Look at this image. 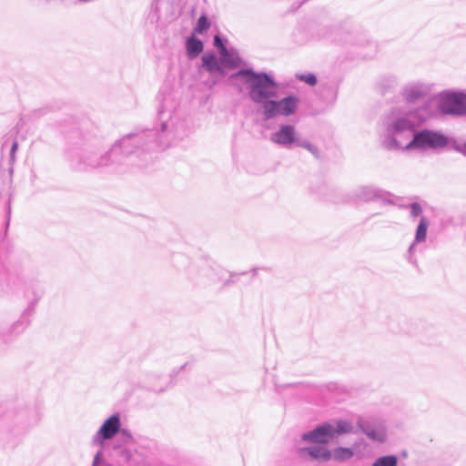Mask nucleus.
<instances>
[{
	"label": "nucleus",
	"instance_id": "f257e3e1",
	"mask_svg": "<svg viewBox=\"0 0 466 466\" xmlns=\"http://www.w3.org/2000/svg\"><path fill=\"white\" fill-rule=\"evenodd\" d=\"M241 75L248 76L250 86V96L257 102L261 103L269 97L275 96V83L266 75H254L249 72H241Z\"/></svg>",
	"mask_w": 466,
	"mask_h": 466
},
{
	"label": "nucleus",
	"instance_id": "f03ea898",
	"mask_svg": "<svg viewBox=\"0 0 466 466\" xmlns=\"http://www.w3.org/2000/svg\"><path fill=\"white\" fill-rule=\"evenodd\" d=\"M446 144L447 139L444 136L433 131L424 130L416 133L413 139L406 146V148L441 147L446 146Z\"/></svg>",
	"mask_w": 466,
	"mask_h": 466
},
{
	"label": "nucleus",
	"instance_id": "7ed1b4c3",
	"mask_svg": "<svg viewBox=\"0 0 466 466\" xmlns=\"http://www.w3.org/2000/svg\"><path fill=\"white\" fill-rule=\"evenodd\" d=\"M439 107L443 114H464L466 113V95H441L439 97Z\"/></svg>",
	"mask_w": 466,
	"mask_h": 466
},
{
	"label": "nucleus",
	"instance_id": "20e7f679",
	"mask_svg": "<svg viewBox=\"0 0 466 466\" xmlns=\"http://www.w3.org/2000/svg\"><path fill=\"white\" fill-rule=\"evenodd\" d=\"M334 437V427L326 423L305 434L303 439L313 443L326 444Z\"/></svg>",
	"mask_w": 466,
	"mask_h": 466
},
{
	"label": "nucleus",
	"instance_id": "39448f33",
	"mask_svg": "<svg viewBox=\"0 0 466 466\" xmlns=\"http://www.w3.org/2000/svg\"><path fill=\"white\" fill-rule=\"evenodd\" d=\"M272 141L276 144L286 145L296 141V132L293 127L282 126L277 133L272 136Z\"/></svg>",
	"mask_w": 466,
	"mask_h": 466
},
{
	"label": "nucleus",
	"instance_id": "423d86ee",
	"mask_svg": "<svg viewBox=\"0 0 466 466\" xmlns=\"http://www.w3.org/2000/svg\"><path fill=\"white\" fill-rule=\"evenodd\" d=\"M120 420L117 414L109 417L101 426L99 433L104 439H111L119 431Z\"/></svg>",
	"mask_w": 466,
	"mask_h": 466
},
{
	"label": "nucleus",
	"instance_id": "0eeeda50",
	"mask_svg": "<svg viewBox=\"0 0 466 466\" xmlns=\"http://www.w3.org/2000/svg\"><path fill=\"white\" fill-rule=\"evenodd\" d=\"M304 456L309 455L314 460L329 461L331 459V451L323 446L306 448L301 451Z\"/></svg>",
	"mask_w": 466,
	"mask_h": 466
},
{
	"label": "nucleus",
	"instance_id": "6e6552de",
	"mask_svg": "<svg viewBox=\"0 0 466 466\" xmlns=\"http://www.w3.org/2000/svg\"><path fill=\"white\" fill-rule=\"evenodd\" d=\"M279 115L289 116L293 114L297 108L298 99L294 96L283 98L280 101H276Z\"/></svg>",
	"mask_w": 466,
	"mask_h": 466
},
{
	"label": "nucleus",
	"instance_id": "1a4fd4ad",
	"mask_svg": "<svg viewBox=\"0 0 466 466\" xmlns=\"http://www.w3.org/2000/svg\"><path fill=\"white\" fill-rule=\"evenodd\" d=\"M203 51V43L194 35L187 40V52L189 57H196Z\"/></svg>",
	"mask_w": 466,
	"mask_h": 466
},
{
	"label": "nucleus",
	"instance_id": "9d476101",
	"mask_svg": "<svg viewBox=\"0 0 466 466\" xmlns=\"http://www.w3.org/2000/svg\"><path fill=\"white\" fill-rule=\"evenodd\" d=\"M202 62L205 68L210 73L221 71V67L218 62L217 57L214 55H204L202 56Z\"/></svg>",
	"mask_w": 466,
	"mask_h": 466
},
{
	"label": "nucleus",
	"instance_id": "9b49d317",
	"mask_svg": "<svg viewBox=\"0 0 466 466\" xmlns=\"http://www.w3.org/2000/svg\"><path fill=\"white\" fill-rule=\"evenodd\" d=\"M429 227V221L427 218H422L418 225L416 230V241L421 242L424 241L427 235V230Z\"/></svg>",
	"mask_w": 466,
	"mask_h": 466
},
{
	"label": "nucleus",
	"instance_id": "f8f14e48",
	"mask_svg": "<svg viewBox=\"0 0 466 466\" xmlns=\"http://www.w3.org/2000/svg\"><path fill=\"white\" fill-rule=\"evenodd\" d=\"M331 458L337 461H344L351 458L353 451L350 448H337L331 452Z\"/></svg>",
	"mask_w": 466,
	"mask_h": 466
},
{
	"label": "nucleus",
	"instance_id": "ddd939ff",
	"mask_svg": "<svg viewBox=\"0 0 466 466\" xmlns=\"http://www.w3.org/2000/svg\"><path fill=\"white\" fill-rule=\"evenodd\" d=\"M398 460L394 455H388L379 458L372 466H397Z\"/></svg>",
	"mask_w": 466,
	"mask_h": 466
},
{
	"label": "nucleus",
	"instance_id": "4468645a",
	"mask_svg": "<svg viewBox=\"0 0 466 466\" xmlns=\"http://www.w3.org/2000/svg\"><path fill=\"white\" fill-rule=\"evenodd\" d=\"M264 114L267 118H271L279 115L276 101L266 102L263 106Z\"/></svg>",
	"mask_w": 466,
	"mask_h": 466
},
{
	"label": "nucleus",
	"instance_id": "2eb2a0df",
	"mask_svg": "<svg viewBox=\"0 0 466 466\" xmlns=\"http://www.w3.org/2000/svg\"><path fill=\"white\" fill-rule=\"evenodd\" d=\"M210 26V23L208 22L207 16L201 15L198 20V24L195 27V33L197 34H202L206 30H208Z\"/></svg>",
	"mask_w": 466,
	"mask_h": 466
},
{
	"label": "nucleus",
	"instance_id": "dca6fc26",
	"mask_svg": "<svg viewBox=\"0 0 466 466\" xmlns=\"http://www.w3.org/2000/svg\"><path fill=\"white\" fill-rule=\"evenodd\" d=\"M351 431V425L344 420H339L337 422L336 428H334L335 436L340 435L343 433H348Z\"/></svg>",
	"mask_w": 466,
	"mask_h": 466
},
{
	"label": "nucleus",
	"instance_id": "f3484780",
	"mask_svg": "<svg viewBox=\"0 0 466 466\" xmlns=\"http://www.w3.org/2000/svg\"><path fill=\"white\" fill-rule=\"evenodd\" d=\"M367 436L374 441H383L385 440V431L383 430L365 431Z\"/></svg>",
	"mask_w": 466,
	"mask_h": 466
},
{
	"label": "nucleus",
	"instance_id": "a211bd4d",
	"mask_svg": "<svg viewBox=\"0 0 466 466\" xmlns=\"http://www.w3.org/2000/svg\"><path fill=\"white\" fill-rule=\"evenodd\" d=\"M300 79L306 82L307 84L310 86H315L317 83V78L313 74H309L306 76H301Z\"/></svg>",
	"mask_w": 466,
	"mask_h": 466
},
{
	"label": "nucleus",
	"instance_id": "6ab92c4d",
	"mask_svg": "<svg viewBox=\"0 0 466 466\" xmlns=\"http://www.w3.org/2000/svg\"><path fill=\"white\" fill-rule=\"evenodd\" d=\"M410 210H411V215L413 217H418L422 212V208H421L420 205L418 203H412L410 205Z\"/></svg>",
	"mask_w": 466,
	"mask_h": 466
},
{
	"label": "nucleus",
	"instance_id": "aec40b11",
	"mask_svg": "<svg viewBox=\"0 0 466 466\" xmlns=\"http://www.w3.org/2000/svg\"><path fill=\"white\" fill-rule=\"evenodd\" d=\"M215 46L221 49V53L224 54L227 51L226 46L222 43L221 38L218 35H216L214 38Z\"/></svg>",
	"mask_w": 466,
	"mask_h": 466
},
{
	"label": "nucleus",
	"instance_id": "412c9836",
	"mask_svg": "<svg viewBox=\"0 0 466 466\" xmlns=\"http://www.w3.org/2000/svg\"><path fill=\"white\" fill-rule=\"evenodd\" d=\"M420 96V93L418 91H410L408 94L407 99L409 101H414L416 98H418Z\"/></svg>",
	"mask_w": 466,
	"mask_h": 466
},
{
	"label": "nucleus",
	"instance_id": "4be33fe9",
	"mask_svg": "<svg viewBox=\"0 0 466 466\" xmlns=\"http://www.w3.org/2000/svg\"><path fill=\"white\" fill-rule=\"evenodd\" d=\"M17 147H18V143L16 141H15L12 145V148H11V157L12 159L15 158V151L17 150Z\"/></svg>",
	"mask_w": 466,
	"mask_h": 466
},
{
	"label": "nucleus",
	"instance_id": "5701e85b",
	"mask_svg": "<svg viewBox=\"0 0 466 466\" xmlns=\"http://www.w3.org/2000/svg\"><path fill=\"white\" fill-rule=\"evenodd\" d=\"M302 146L307 148L308 150L311 151L312 153H315V148L312 145L309 144V143H305V144H302Z\"/></svg>",
	"mask_w": 466,
	"mask_h": 466
}]
</instances>
